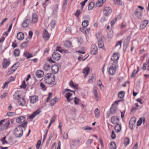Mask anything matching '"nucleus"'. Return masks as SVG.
<instances>
[{"mask_svg":"<svg viewBox=\"0 0 149 149\" xmlns=\"http://www.w3.org/2000/svg\"><path fill=\"white\" fill-rule=\"evenodd\" d=\"M55 76L52 73L47 74L44 78L45 82L49 84H53L55 81Z\"/></svg>","mask_w":149,"mask_h":149,"instance_id":"1","label":"nucleus"},{"mask_svg":"<svg viewBox=\"0 0 149 149\" xmlns=\"http://www.w3.org/2000/svg\"><path fill=\"white\" fill-rule=\"evenodd\" d=\"M25 120V118L24 116H21L18 117L16 119V122L18 123H23L21 125V127H24L26 126L27 124V122H24Z\"/></svg>","mask_w":149,"mask_h":149,"instance_id":"2","label":"nucleus"},{"mask_svg":"<svg viewBox=\"0 0 149 149\" xmlns=\"http://www.w3.org/2000/svg\"><path fill=\"white\" fill-rule=\"evenodd\" d=\"M14 134L17 137L22 136L23 134V129L21 127H18L15 129Z\"/></svg>","mask_w":149,"mask_h":149,"instance_id":"3","label":"nucleus"},{"mask_svg":"<svg viewBox=\"0 0 149 149\" xmlns=\"http://www.w3.org/2000/svg\"><path fill=\"white\" fill-rule=\"evenodd\" d=\"M3 122H4L3 120H1L0 122V130L1 131L7 129L10 123V122L8 121L5 123L4 124L3 123Z\"/></svg>","mask_w":149,"mask_h":149,"instance_id":"4","label":"nucleus"},{"mask_svg":"<svg viewBox=\"0 0 149 149\" xmlns=\"http://www.w3.org/2000/svg\"><path fill=\"white\" fill-rule=\"evenodd\" d=\"M136 120V118L134 117L131 118L129 122L130 126V128L132 130H133L135 126Z\"/></svg>","mask_w":149,"mask_h":149,"instance_id":"5","label":"nucleus"},{"mask_svg":"<svg viewBox=\"0 0 149 149\" xmlns=\"http://www.w3.org/2000/svg\"><path fill=\"white\" fill-rule=\"evenodd\" d=\"M19 64L18 63H15L10 68V70L8 72V74L9 75L14 72L19 66Z\"/></svg>","mask_w":149,"mask_h":149,"instance_id":"6","label":"nucleus"},{"mask_svg":"<svg viewBox=\"0 0 149 149\" xmlns=\"http://www.w3.org/2000/svg\"><path fill=\"white\" fill-rule=\"evenodd\" d=\"M112 11V10L111 8L109 7H106L104 8L103 13L105 16H108L111 13Z\"/></svg>","mask_w":149,"mask_h":149,"instance_id":"7","label":"nucleus"},{"mask_svg":"<svg viewBox=\"0 0 149 149\" xmlns=\"http://www.w3.org/2000/svg\"><path fill=\"white\" fill-rule=\"evenodd\" d=\"M134 14L135 16L138 19H141L143 17V13L141 11H139V9H136L134 12Z\"/></svg>","mask_w":149,"mask_h":149,"instance_id":"8","label":"nucleus"},{"mask_svg":"<svg viewBox=\"0 0 149 149\" xmlns=\"http://www.w3.org/2000/svg\"><path fill=\"white\" fill-rule=\"evenodd\" d=\"M97 52V48L96 45L95 44L92 45L91 47V53L92 54H96Z\"/></svg>","mask_w":149,"mask_h":149,"instance_id":"9","label":"nucleus"},{"mask_svg":"<svg viewBox=\"0 0 149 149\" xmlns=\"http://www.w3.org/2000/svg\"><path fill=\"white\" fill-rule=\"evenodd\" d=\"M60 57V54L57 52H54L52 54V58L55 61L59 60Z\"/></svg>","mask_w":149,"mask_h":149,"instance_id":"10","label":"nucleus"},{"mask_svg":"<svg viewBox=\"0 0 149 149\" xmlns=\"http://www.w3.org/2000/svg\"><path fill=\"white\" fill-rule=\"evenodd\" d=\"M111 122L114 124L118 123L119 122V117L116 116H114L112 117L111 119Z\"/></svg>","mask_w":149,"mask_h":149,"instance_id":"11","label":"nucleus"},{"mask_svg":"<svg viewBox=\"0 0 149 149\" xmlns=\"http://www.w3.org/2000/svg\"><path fill=\"white\" fill-rule=\"evenodd\" d=\"M30 23L31 20L29 19H26L22 22V26L24 28L27 27Z\"/></svg>","mask_w":149,"mask_h":149,"instance_id":"12","label":"nucleus"},{"mask_svg":"<svg viewBox=\"0 0 149 149\" xmlns=\"http://www.w3.org/2000/svg\"><path fill=\"white\" fill-rule=\"evenodd\" d=\"M148 23V20H144L142 21L140 26V29H143L146 27Z\"/></svg>","mask_w":149,"mask_h":149,"instance_id":"13","label":"nucleus"},{"mask_svg":"<svg viewBox=\"0 0 149 149\" xmlns=\"http://www.w3.org/2000/svg\"><path fill=\"white\" fill-rule=\"evenodd\" d=\"M43 37L45 40H48L50 37L48 32L47 31L46 29H45L43 31Z\"/></svg>","mask_w":149,"mask_h":149,"instance_id":"14","label":"nucleus"},{"mask_svg":"<svg viewBox=\"0 0 149 149\" xmlns=\"http://www.w3.org/2000/svg\"><path fill=\"white\" fill-rule=\"evenodd\" d=\"M10 62L9 60L4 59L3 61V66L4 68H6L9 65Z\"/></svg>","mask_w":149,"mask_h":149,"instance_id":"15","label":"nucleus"},{"mask_svg":"<svg viewBox=\"0 0 149 149\" xmlns=\"http://www.w3.org/2000/svg\"><path fill=\"white\" fill-rule=\"evenodd\" d=\"M119 57V55L118 53H114L111 58V59L113 61H117Z\"/></svg>","mask_w":149,"mask_h":149,"instance_id":"16","label":"nucleus"},{"mask_svg":"<svg viewBox=\"0 0 149 149\" xmlns=\"http://www.w3.org/2000/svg\"><path fill=\"white\" fill-rule=\"evenodd\" d=\"M40 112V111L39 109H37L33 112V113L30 115L29 118L30 119H33Z\"/></svg>","mask_w":149,"mask_h":149,"instance_id":"17","label":"nucleus"},{"mask_svg":"<svg viewBox=\"0 0 149 149\" xmlns=\"http://www.w3.org/2000/svg\"><path fill=\"white\" fill-rule=\"evenodd\" d=\"M38 19V17L36 13L33 14L32 17V22L35 23L37 22Z\"/></svg>","mask_w":149,"mask_h":149,"instance_id":"18","label":"nucleus"},{"mask_svg":"<svg viewBox=\"0 0 149 149\" xmlns=\"http://www.w3.org/2000/svg\"><path fill=\"white\" fill-rule=\"evenodd\" d=\"M17 37L18 40H22L24 38V34L22 32H19L17 33Z\"/></svg>","mask_w":149,"mask_h":149,"instance_id":"19","label":"nucleus"},{"mask_svg":"<svg viewBox=\"0 0 149 149\" xmlns=\"http://www.w3.org/2000/svg\"><path fill=\"white\" fill-rule=\"evenodd\" d=\"M116 71V68L113 67V66H111L109 70V73L110 75H113L114 74Z\"/></svg>","mask_w":149,"mask_h":149,"instance_id":"20","label":"nucleus"},{"mask_svg":"<svg viewBox=\"0 0 149 149\" xmlns=\"http://www.w3.org/2000/svg\"><path fill=\"white\" fill-rule=\"evenodd\" d=\"M52 72L55 74L57 73L58 71L59 68L58 66L57 65H52Z\"/></svg>","mask_w":149,"mask_h":149,"instance_id":"21","label":"nucleus"},{"mask_svg":"<svg viewBox=\"0 0 149 149\" xmlns=\"http://www.w3.org/2000/svg\"><path fill=\"white\" fill-rule=\"evenodd\" d=\"M36 77L38 78L42 77L44 75L43 72L41 70L37 71L36 73Z\"/></svg>","mask_w":149,"mask_h":149,"instance_id":"22","label":"nucleus"},{"mask_svg":"<svg viewBox=\"0 0 149 149\" xmlns=\"http://www.w3.org/2000/svg\"><path fill=\"white\" fill-rule=\"evenodd\" d=\"M18 104L20 105L23 106L25 104V101L24 98L20 97L18 100Z\"/></svg>","mask_w":149,"mask_h":149,"instance_id":"23","label":"nucleus"},{"mask_svg":"<svg viewBox=\"0 0 149 149\" xmlns=\"http://www.w3.org/2000/svg\"><path fill=\"white\" fill-rule=\"evenodd\" d=\"M38 100V97L37 96L34 95L31 97L30 102L32 103H34Z\"/></svg>","mask_w":149,"mask_h":149,"instance_id":"24","label":"nucleus"},{"mask_svg":"<svg viewBox=\"0 0 149 149\" xmlns=\"http://www.w3.org/2000/svg\"><path fill=\"white\" fill-rule=\"evenodd\" d=\"M90 71L89 68L87 67L85 68L84 69L83 73L85 74L84 77H86V76L88 74Z\"/></svg>","mask_w":149,"mask_h":149,"instance_id":"25","label":"nucleus"},{"mask_svg":"<svg viewBox=\"0 0 149 149\" xmlns=\"http://www.w3.org/2000/svg\"><path fill=\"white\" fill-rule=\"evenodd\" d=\"M114 128L116 130V132L118 133L120 132L121 130V125L118 123L116 124V125L115 126Z\"/></svg>","mask_w":149,"mask_h":149,"instance_id":"26","label":"nucleus"},{"mask_svg":"<svg viewBox=\"0 0 149 149\" xmlns=\"http://www.w3.org/2000/svg\"><path fill=\"white\" fill-rule=\"evenodd\" d=\"M116 143L114 142H111L109 144V148L110 149H116Z\"/></svg>","mask_w":149,"mask_h":149,"instance_id":"27","label":"nucleus"},{"mask_svg":"<svg viewBox=\"0 0 149 149\" xmlns=\"http://www.w3.org/2000/svg\"><path fill=\"white\" fill-rule=\"evenodd\" d=\"M94 113L96 118H97L100 117V112L98 108H97L95 109L94 111Z\"/></svg>","mask_w":149,"mask_h":149,"instance_id":"28","label":"nucleus"},{"mask_svg":"<svg viewBox=\"0 0 149 149\" xmlns=\"http://www.w3.org/2000/svg\"><path fill=\"white\" fill-rule=\"evenodd\" d=\"M113 2L116 5L121 6L123 4V2L121 0H113Z\"/></svg>","mask_w":149,"mask_h":149,"instance_id":"29","label":"nucleus"},{"mask_svg":"<svg viewBox=\"0 0 149 149\" xmlns=\"http://www.w3.org/2000/svg\"><path fill=\"white\" fill-rule=\"evenodd\" d=\"M104 0H98L96 3V6L98 7L101 6L104 3Z\"/></svg>","mask_w":149,"mask_h":149,"instance_id":"30","label":"nucleus"},{"mask_svg":"<svg viewBox=\"0 0 149 149\" xmlns=\"http://www.w3.org/2000/svg\"><path fill=\"white\" fill-rule=\"evenodd\" d=\"M13 97L14 99L17 100L20 97L18 92H15L13 95Z\"/></svg>","mask_w":149,"mask_h":149,"instance_id":"31","label":"nucleus"},{"mask_svg":"<svg viewBox=\"0 0 149 149\" xmlns=\"http://www.w3.org/2000/svg\"><path fill=\"white\" fill-rule=\"evenodd\" d=\"M24 56L27 58H30L33 56V55L28 52H25L24 53Z\"/></svg>","mask_w":149,"mask_h":149,"instance_id":"32","label":"nucleus"},{"mask_svg":"<svg viewBox=\"0 0 149 149\" xmlns=\"http://www.w3.org/2000/svg\"><path fill=\"white\" fill-rule=\"evenodd\" d=\"M117 108L115 107H111L110 109V113L113 114L115 113L117 111Z\"/></svg>","mask_w":149,"mask_h":149,"instance_id":"33","label":"nucleus"},{"mask_svg":"<svg viewBox=\"0 0 149 149\" xmlns=\"http://www.w3.org/2000/svg\"><path fill=\"white\" fill-rule=\"evenodd\" d=\"M93 93L95 96V99L97 101L98 100V97L97 93V89L96 88H94L93 89Z\"/></svg>","mask_w":149,"mask_h":149,"instance_id":"34","label":"nucleus"},{"mask_svg":"<svg viewBox=\"0 0 149 149\" xmlns=\"http://www.w3.org/2000/svg\"><path fill=\"white\" fill-rule=\"evenodd\" d=\"M57 101V99L56 97L52 99L51 101V105L52 106H54Z\"/></svg>","mask_w":149,"mask_h":149,"instance_id":"35","label":"nucleus"},{"mask_svg":"<svg viewBox=\"0 0 149 149\" xmlns=\"http://www.w3.org/2000/svg\"><path fill=\"white\" fill-rule=\"evenodd\" d=\"M125 95V93L124 91H120L118 94V97L120 98H122L124 97Z\"/></svg>","mask_w":149,"mask_h":149,"instance_id":"36","label":"nucleus"},{"mask_svg":"<svg viewBox=\"0 0 149 149\" xmlns=\"http://www.w3.org/2000/svg\"><path fill=\"white\" fill-rule=\"evenodd\" d=\"M19 53L20 50L18 49H15L14 52V54L16 57L18 56L19 55Z\"/></svg>","mask_w":149,"mask_h":149,"instance_id":"37","label":"nucleus"},{"mask_svg":"<svg viewBox=\"0 0 149 149\" xmlns=\"http://www.w3.org/2000/svg\"><path fill=\"white\" fill-rule=\"evenodd\" d=\"M44 69L45 71H47L49 69L50 66L47 63H45L44 65Z\"/></svg>","mask_w":149,"mask_h":149,"instance_id":"38","label":"nucleus"},{"mask_svg":"<svg viewBox=\"0 0 149 149\" xmlns=\"http://www.w3.org/2000/svg\"><path fill=\"white\" fill-rule=\"evenodd\" d=\"M98 45L99 47L100 48H102L104 46L103 42L100 39L99 40Z\"/></svg>","mask_w":149,"mask_h":149,"instance_id":"39","label":"nucleus"},{"mask_svg":"<svg viewBox=\"0 0 149 149\" xmlns=\"http://www.w3.org/2000/svg\"><path fill=\"white\" fill-rule=\"evenodd\" d=\"M94 6V3L93 2L90 3L88 6V9L89 10H91Z\"/></svg>","mask_w":149,"mask_h":149,"instance_id":"40","label":"nucleus"},{"mask_svg":"<svg viewBox=\"0 0 149 149\" xmlns=\"http://www.w3.org/2000/svg\"><path fill=\"white\" fill-rule=\"evenodd\" d=\"M71 43L69 41H67L65 43L64 45L65 46L67 47H69L71 46Z\"/></svg>","mask_w":149,"mask_h":149,"instance_id":"41","label":"nucleus"},{"mask_svg":"<svg viewBox=\"0 0 149 149\" xmlns=\"http://www.w3.org/2000/svg\"><path fill=\"white\" fill-rule=\"evenodd\" d=\"M88 24V22L87 20H85L82 22V25L83 26L86 28Z\"/></svg>","mask_w":149,"mask_h":149,"instance_id":"42","label":"nucleus"},{"mask_svg":"<svg viewBox=\"0 0 149 149\" xmlns=\"http://www.w3.org/2000/svg\"><path fill=\"white\" fill-rule=\"evenodd\" d=\"M122 42V41L120 40L118 41L116 43L115 47H117L118 46L119 48H121V44Z\"/></svg>","mask_w":149,"mask_h":149,"instance_id":"43","label":"nucleus"},{"mask_svg":"<svg viewBox=\"0 0 149 149\" xmlns=\"http://www.w3.org/2000/svg\"><path fill=\"white\" fill-rule=\"evenodd\" d=\"M80 100L79 98L76 97L74 98V102L76 105H77L79 104Z\"/></svg>","mask_w":149,"mask_h":149,"instance_id":"44","label":"nucleus"},{"mask_svg":"<svg viewBox=\"0 0 149 149\" xmlns=\"http://www.w3.org/2000/svg\"><path fill=\"white\" fill-rule=\"evenodd\" d=\"M72 94L70 93H66L65 95V97L67 99V100H68V98H70V97L72 96Z\"/></svg>","mask_w":149,"mask_h":149,"instance_id":"45","label":"nucleus"},{"mask_svg":"<svg viewBox=\"0 0 149 149\" xmlns=\"http://www.w3.org/2000/svg\"><path fill=\"white\" fill-rule=\"evenodd\" d=\"M130 139L128 138L127 137L124 140V144L126 145H127L129 143Z\"/></svg>","mask_w":149,"mask_h":149,"instance_id":"46","label":"nucleus"},{"mask_svg":"<svg viewBox=\"0 0 149 149\" xmlns=\"http://www.w3.org/2000/svg\"><path fill=\"white\" fill-rule=\"evenodd\" d=\"M87 28L84 27V28H81L79 29V30L80 31H81L82 32H83L85 33H87L86 32V30Z\"/></svg>","mask_w":149,"mask_h":149,"instance_id":"47","label":"nucleus"},{"mask_svg":"<svg viewBox=\"0 0 149 149\" xmlns=\"http://www.w3.org/2000/svg\"><path fill=\"white\" fill-rule=\"evenodd\" d=\"M142 122V119L141 118H140L138 121L137 123V125L138 126H139L141 125Z\"/></svg>","mask_w":149,"mask_h":149,"instance_id":"48","label":"nucleus"},{"mask_svg":"<svg viewBox=\"0 0 149 149\" xmlns=\"http://www.w3.org/2000/svg\"><path fill=\"white\" fill-rule=\"evenodd\" d=\"M137 68H138V69L136 72H135V70H134V72L132 73L131 76V77H134L136 75V73L138 72L139 70V67H138Z\"/></svg>","mask_w":149,"mask_h":149,"instance_id":"49","label":"nucleus"},{"mask_svg":"<svg viewBox=\"0 0 149 149\" xmlns=\"http://www.w3.org/2000/svg\"><path fill=\"white\" fill-rule=\"evenodd\" d=\"M117 20V18H116L113 20H112L111 22V26H113Z\"/></svg>","mask_w":149,"mask_h":149,"instance_id":"50","label":"nucleus"},{"mask_svg":"<svg viewBox=\"0 0 149 149\" xmlns=\"http://www.w3.org/2000/svg\"><path fill=\"white\" fill-rule=\"evenodd\" d=\"M26 84H25V81H23L22 85L20 86V88H25L26 86Z\"/></svg>","mask_w":149,"mask_h":149,"instance_id":"51","label":"nucleus"},{"mask_svg":"<svg viewBox=\"0 0 149 149\" xmlns=\"http://www.w3.org/2000/svg\"><path fill=\"white\" fill-rule=\"evenodd\" d=\"M6 137H5L1 140V141L2 142V144L3 145L5 143H8V142L6 141Z\"/></svg>","mask_w":149,"mask_h":149,"instance_id":"52","label":"nucleus"},{"mask_svg":"<svg viewBox=\"0 0 149 149\" xmlns=\"http://www.w3.org/2000/svg\"><path fill=\"white\" fill-rule=\"evenodd\" d=\"M111 136L112 139H114L116 138V136L113 131H112Z\"/></svg>","mask_w":149,"mask_h":149,"instance_id":"53","label":"nucleus"},{"mask_svg":"<svg viewBox=\"0 0 149 149\" xmlns=\"http://www.w3.org/2000/svg\"><path fill=\"white\" fill-rule=\"evenodd\" d=\"M51 25L52 27H54L56 25V22L55 21L53 20L51 22Z\"/></svg>","mask_w":149,"mask_h":149,"instance_id":"54","label":"nucleus"},{"mask_svg":"<svg viewBox=\"0 0 149 149\" xmlns=\"http://www.w3.org/2000/svg\"><path fill=\"white\" fill-rule=\"evenodd\" d=\"M82 129L84 130H92V128L91 127H84L82 128Z\"/></svg>","mask_w":149,"mask_h":149,"instance_id":"55","label":"nucleus"},{"mask_svg":"<svg viewBox=\"0 0 149 149\" xmlns=\"http://www.w3.org/2000/svg\"><path fill=\"white\" fill-rule=\"evenodd\" d=\"M81 13V12H80V10H77L75 14V15L78 17L79 15Z\"/></svg>","mask_w":149,"mask_h":149,"instance_id":"56","label":"nucleus"},{"mask_svg":"<svg viewBox=\"0 0 149 149\" xmlns=\"http://www.w3.org/2000/svg\"><path fill=\"white\" fill-rule=\"evenodd\" d=\"M15 114V113L13 112H8L7 113V115L10 117L13 116Z\"/></svg>","mask_w":149,"mask_h":149,"instance_id":"57","label":"nucleus"},{"mask_svg":"<svg viewBox=\"0 0 149 149\" xmlns=\"http://www.w3.org/2000/svg\"><path fill=\"white\" fill-rule=\"evenodd\" d=\"M40 86L41 88L43 89V90H45L46 89V88L45 85L42 82L40 83Z\"/></svg>","mask_w":149,"mask_h":149,"instance_id":"58","label":"nucleus"},{"mask_svg":"<svg viewBox=\"0 0 149 149\" xmlns=\"http://www.w3.org/2000/svg\"><path fill=\"white\" fill-rule=\"evenodd\" d=\"M29 41L27 39H26V41L24 42L22 44V46L23 47H25L27 45V43Z\"/></svg>","mask_w":149,"mask_h":149,"instance_id":"59","label":"nucleus"},{"mask_svg":"<svg viewBox=\"0 0 149 149\" xmlns=\"http://www.w3.org/2000/svg\"><path fill=\"white\" fill-rule=\"evenodd\" d=\"M41 140H39L38 141V142L36 144V148H39L40 147V144L41 143Z\"/></svg>","mask_w":149,"mask_h":149,"instance_id":"60","label":"nucleus"},{"mask_svg":"<svg viewBox=\"0 0 149 149\" xmlns=\"http://www.w3.org/2000/svg\"><path fill=\"white\" fill-rule=\"evenodd\" d=\"M93 77L92 75V76L91 77V78H90L88 80V82L90 83H92L93 82Z\"/></svg>","mask_w":149,"mask_h":149,"instance_id":"61","label":"nucleus"},{"mask_svg":"<svg viewBox=\"0 0 149 149\" xmlns=\"http://www.w3.org/2000/svg\"><path fill=\"white\" fill-rule=\"evenodd\" d=\"M118 63L117 61H114L112 63V65L111 66H113V67L116 68V65Z\"/></svg>","mask_w":149,"mask_h":149,"instance_id":"62","label":"nucleus"},{"mask_svg":"<svg viewBox=\"0 0 149 149\" xmlns=\"http://www.w3.org/2000/svg\"><path fill=\"white\" fill-rule=\"evenodd\" d=\"M96 38L98 39L101 36V33L99 32L98 33H96Z\"/></svg>","mask_w":149,"mask_h":149,"instance_id":"63","label":"nucleus"},{"mask_svg":"<svg viewBox=\"0 0 149 149\" xmlns=\"http://www.w3.org/2000/svg\"><path fill=\"white\" fill-rule=\"evenodd\" d=\"M93 139H89L88 140V141L86 142V144L87 145H88L90 144L92 142Z\"/></svg>","mask_w":149,"mask_h":149,"instance_id":"64","label":"nucleus"}]
</instances>
